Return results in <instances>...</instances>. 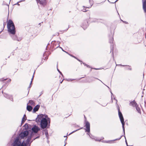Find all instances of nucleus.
I'll return each mask as SVG.
<instances>
[{
    "instance_id": "f257e3e1",
    "label": "nucleus",
    "mask_w": 146,
    "mask_h": 146,
    "mask_svg": "<svg viewBox=\"0 0 146 146\" xmlns=\"http://www.w3.org/2000/svg\"><path fill=\"white\" fill-rule=\"evenodd\" d=\"M31 139V135L28 137L26 141H23L21 143L19 140V137H17L16 138L13 144V146H30L31 143L33 141L30 142Z\"/></svg>"
},
{
    "instance_id": "f03ea898",
    "label": "nucleus",
    "mask_w": 146,
    "mask_h": 146,
    "mask_svg": "<svg viewBox=\"0 0 146 146\" xmlns=\"http://www.w3.org/2000/svg\"><path fill=\"white\" fill-rule=\"evenodd\" d=\"M8 31L10 33L14 35L15 33V27L13 23L11 20H9L7 23Z\"/></svg>"
},
{
    "instance_id": "7ed1b4c3",
    "label": "nucleus",
    "mask_w": 146,
    "mask_h": 146,
    "mask_svg": "<svg viewBox=\"0 0 146 146\" xmlns=\"http://www.w3.org/2000/svg\"><path fill=\"white\" fill-rule=\"evenodd\" d=\"M118 115L121 121V122L122 123V127L123 129V131L124 132V135H125V129H124V125H125V122H124V119L122 115V114L119 108V107L118 108Z\"/></svg>"
},
{
    "instance_id": "20e7f679",
    "label": "nucleus",
    "mask_w": 146,
    "mask_h": 146,
    "mask_svg": "<svg viewBox=\"0 0 146 146\" xmlns=\"http://www.w3.org/2000/svg\"><path fill=\"white\" fill-rule=\"evenodd\" d=\"M85 126L86 127V129H84L85 130V131L89 133H88V134L89 135V136L90 138L93 139H95L94 138V137L92 136V135L91 136L89 134L90 132V123L87 121H85Z\"/></svg>"
},
{
    "instance_id": "39448f33",
    "label": "nucleus",
    "mask_w": 146,
    "mask_h": 146,
    "mask_svg": "<svg viewBox=\"0 0 146 146\" xmlns=\"http://www.w3.org/2000/svg\"><path fill=\"white\" fill-rule=\"evenodd\" d=\"M40 127L42 129L46 128L48 125V122L47 119L45 118L43 119V120L40 122Z\"/></svg>"
},
{
    "instance_id": "423d86ee",
    "label": "nucleus",
    "mask_w": 146,
    "mask_h": 146,
    "mask_svg": "<svg viewBox=\"0 0 146 146\" xmlns=\"http://www.w3.org/2000/svg\"><path fill=\"white\" fill-rule=\"evenodd\" d=\"M45 117H44V115L40 114L37 116L36 119V121L37 123L40 122L43 119H45Z\"/></svg>"
},
{
    "instance_id": "0eeeda50",
    "label": "nucleus",
    "mask_w": 146,
    "mask_h": 146,
    "mask_svg": "<svg viewBox=\"0 0 146 146\" xmlns=\"http://www.w3.org/2000/svg\"><path fill=\"white\" fill-rule=\"evenodd\" d=\"M29 134V132L27 131H25L23 132H21L19 135V137L21 139H23L25 137L27 136Z\"/></svg>"
},
{
    "instance_id": "6e6552de",
    "label": "nucleus",
    "mask_w": 146,
    "mask_h": 146,
    "mask_svg": "<svg viewBox=\"0 0 146 146\" xmlns=\"http://www.w3.org/2000/svg\"><path fill=\"white\" fill-rule=\"evenodd\" d=\"M89 3L90 4V5L89 6H88V7H85L84 6H83V7L85 8H84L82 11L83 12H86L88 11V10H86V8H90L92 6L93 4V0H89Z\"/></svg>"
},
{
    "instance_id": "1a4fd4ad",
    "label": "nucleus",
    "mask_w": 146,
    "mask_h": 146,
    "mask_svg": "<svg viewBox=\"0 0 146 146\" xmlns=\"http://www.w3.org/2000/svg\"><path fill=\"white\" fill-rule=\"evenodd\" d=\"M38 4H40V5L44 6L46 5L45 0H36Z\"/></svg>"
},
{
    "instance_id": "9d476101",
    "label": "nucleus",
    "mask_w": 146,
    "mask_h": 146,
    "mask_svg": "<svg viewBox=\"0 0 146 146\" xmlns=\"http://www.w3.org/2000/svg\"><path fill=\"white\" fill-rule=\"evenodd\" d=\"M40 130V129L36 125H34L32 128V130L33 132L35 133H37L38 131Z\"/></svg>"
},
{
    "instance_id": "9b49d317",
    "label": "nucleus",
    "mask_w": 146,
    "mask_h": 146,
    "mask_svg": "<svg viewBox=\"0 0 146 146\" xmlns=\"http://www.w3.org/2000/svg\"><path fill=\"white\" fill-rule=\"evenodd\" d=\"M143 3V7L144 11L146 13V0H142Z\"/></svg>"
},
{
    "instance_id": "f8f14e48",
    "label": "nucleus",
    "mask_w": 146,
    "mask_h": 146,
    "mask_svg": "<svg viewBox=\"0 0 146 146\" xmlns=\"http://www.w3.org/2000/svg\"><path fill=\"white\" fill-rule=\"evenodd\" d=\"M88 23L87 21H85L82 24V28L85 30L88 27Z\"/></svg>"
},
{
    "instance_id": "ddd939ff",
    "label": "nucleus",
    "mask_w": 146,
    "mask_h": 146,
    "mask_svg": "<svg viewBox=\"0 0 146 146\" xmlns=\"http://www.w3.org/2000/svg\"><path fill=\"white\" fill-rule=\"evenodd\" d=\"M12 38L13 39L15 40H17L18 41H20L21 40V38H18L15 35H12L11 36Z\"/></svg>"
},
{
    "instance_id": "4468645a",
    "label": "nucleus",
    "mask_w": 146,
    "mask_h": 146,
    "mask_svg": "<svg viewBox=\"0 0 146 146\" xmlns=\"http://www.w3.org/2000/svg\"><path fill=\"white\" fill-rule=\"evenodd\" d=\"M129 105L130 106H131L133 107H135L136 106H137V104L135 102V100H133V101L131 102H130L129 104Z\"/></svg>"
},
{
    "instance_id": "2eb2a0df",
    "label": "nucleus",
    "mask_w": 146,
    "mask_h": 146,
    "mask_svg": "<svg viewBox=\"0 0 146 146\" xmlns=\"http://www.w3.org/2000/svg\"><path fill=\"white\" fill-rule=\"evenodd\" d=\"M3 93L4 97H5V98H7L8 99L11 98L12 99V96H11L5 93H3Z\"/></svg>"
},
{
    "instance_id": "dca6fc26",
    "label": "nucleus",
    "mask_w": 146,
    "mask_h": 146,
    "mask_svg": "<svg viewBox=\"0 0 146 146\" xmlns=\"http://www.w3.org/2000/svg\"><path fill=\"white\" fill-rule=\"evenodd\" d=\"M40 106L39 105H36L34 108L33 110V111L35 112L37 111L40 108Z\"/></svg>"
},
{
    "instance_id": "f3484780",
    "label": "nucleus",
    "mask_w": 146,
    "mask_h": 146,
    "mask_svg": "<svg viewBox=\"0 0 146 146\" xmlns=\"http://www.w3.org/2000/svg\"><path fill=\"white\" fill-rule=\"evenodd\" d=\"M27 110L29 111H31L32 110L33 108L30 106L27 105Z\"/></svg>"
},
{
    "instance_id": "a211bd4d",
    "label": "nucleus",
    "mask_w": 146,
    "mask_h": 146,
    "mask_svg": "<svg viewBox=\"0 0 146 146\" xmlns=\"http://www.w3.org/2000/svg\"><path fill=\"white\" fill-rule=\"evenodd\" d=\"M135 107L136 108V110H137V112L139 113H141V110H140V108L138 106V105H137V106H136Z\"/></svg>"
},
{
    "instance_id": "6ab92c4d",
    "label": "nucleus",
    "mask_w": 146,
    "mask_h": 146,
    "mask_svg": "<svg viewBox=\"0 0 146 146\" xmlns=\"http://www.w3.org/2000/svg\"><path fill=\"white\" fill-rule=\"evenodd\" d=\"M113 38L112 36H111V37H110V38L109 42L110 43H113Z\"/></svg>"
},
{
    "instance_id": "aec40b11",
    "label": "nucleus",
    "mask_w": 146,
    "mask_h": 146,
    "mask_svg": "<svg viewBox=\"0 0 146 146\" xmlns=\"http://www.w3.org/2000/svg\"><path fill=\"white\" fill-rule=\"evenodd\" d=\"M29 103L32 105H34L35 104L34 102L32 100H30L29 101Z\"/></svg>"
},
{
    "instance_id": "412c9836",
    "label": "nucleus",
    "mask_w": 146,
    "mask_h": 146,
    "mask_svg": "<svg viewBox=\"0 0 146 146\" xmlns=\"http://www.w3.org/2000/svg\"><path fill=\"white\" fill-rule=\"evenodd\" d=\"M45 134L46 137L47 138H48V132L47 130H46L45 131Z\"/></svg>"
},
{
    "instance_id": "4be33fe9",
    "label": "nucleus",
    "mask_w": 146,
    "mask_h": 146,
    "mask_svg": "<svg viewBox=\"0 0 146 146\" xmlns=\"http://www.w3.org/2000/svg\"><path fill=\"white\" fill-rule=\"evenodd\" d=\"M24 127H25V128L26 129H27L28 127V124L27 123H26L25 125H24Z\"/></svg>"
},
{
    "instance_id": "5701e85b",
    "label": "nucleus",
    "mask_w": 146,
    "mask_h": 146,
    "mask_svg": "<svg viewBox=\"0 0 146 146\" xmlns=\"http://www.w3.org/2000/svg\"><path fill=\"white\" fill-rule=\"evenodd\" d=\"M26 119H26H25L24 120H23V119H22V120L21 121V125L23 124L24 123V122H25V121Z\"/></svg>"
},
{
    "instance_id": "b1692460",
    "label": "nucleus",
    "mask_w": 146,
    "mask_h": 146,
    "mask_svg": "<svg viewBox=\"0 0 146 146\" xmlns=\"http://www.w3.org/2000/svg\"><path fill=\"white\" fill-rule=\"evenodd\" d=\"M58 65L57 64V67H58ZM57 70L60 73V74L62 76H63V75L62 74V72L59 70L58 68H57Z\"/></svg>"
},
{
    "instance_id": "393cba45",
    "label": "nucleus",
    "mask_w": 146,
    "mask_h": 146,
    "mask_svg": "<svg viewBox=\"0 0 146 146\" xmlns=\"http://www.w3.org/2000/svg\"><path fill=\"white\" fill-rule=\"evenodd\" d=\"M96 79L98 80H99L98 78H94V77H92L91 78V80H92V81H94V79Z\"/></svg>"
},
{
    "instance_id": "a878e982",
    "label": "nucleus",
    "mask_w": 146,
    "mask_h": 146,
    "mask_svg": "<svg viewBox=\"0 0 146 146\" xmlns=\"http://www.w3.org/2000/svg\"><path fill=\"white\" fill-rule=\"evenodd\" d=\"M6 79H7L6 78V79H4L3 78H1V79H0V81H3L4 80H6Z\"/></svg>"
},
{
    "instance_id": "bb28decb",
    "label": "nucleus",
    "mask_w": 146,
    "mask_h": 146,
    "mask_svg": "<svg viewBox=\"0 0 146 146\" xmlns=\"http://www.w3.org/2000/svg\"><path fill=\"white\" fill-rule=\"evenodd\" d=\"M79 130V129H77V130H75V131H72V132L70 133V134L69 135H70V134H72V133H74V132H75V131H77V130Z\"/></svg>"
},
{
    "instance_id": "cd10ccee",
    "label": "nucleus",
    "mask_w": 146,
    "mask_h": 146,
    "mask_svg": "<svg viewBox=\"0 0 146 146\" xmlns=\"http://www.w3.org/2000/svg\"><path fill=\"white\" fill-rule=\"evenodd\" d=\"M26 115L25 114L22 119H23V120H24L25 119H26Z\"/></svg>"
},
{
    "instance_id": "c85d7f7f",
    "label": "nucleus",
    "mask_w": 146,
    "mask_h": 146,
    "mask_svg": "<svg viewBox=\"0 0 146 146\" xmlns=\"http://www.w3.org/2000/svg\"><path fill=\"white\" fill-rule=\"evenodd\" d=\"M83 64L85 65V66H86L88 67H89L90 68V66L89 65H87V64H85L84 63H83Z\"/></svg>"
},
{
    "instance_id": "c756f323",
    "label": "nucleus",
    "mask_w": 146,
    "mask_h": 146,
    "mask_svg": "<svg viewBox=\"0 0 146 146\" xmlns=\"http://www.w3.org/2000/svg\"><path fill=\"white\" fill-rule=\"evenodd\" d=\"M31 85H30H30H29V87L28 88V89H29V90L30 88H31Z\"/></svg>"
},
{
    "instance_id": "7c9ffc66",
    "label": "nucleus",
    "mask_w": 146,
    "mask_h": 146,
    "mask_svg": "<svg viewBox=\"0 0 146 146\" xmlns=\"http://www.w3.org/2000/svg\"><path fill=\"white\" fill-rule=\"evenodd\" d=\"M73 80H71V79H68V80L67 81H71Z\"/></svg>"
},
{
    "instance_id": "2f4dec72",
    "label": "nucleus",
    "mask_w": 146,
    "mask_h": 146,
    "mask_svg": "<svg viewBox=\"0 0 146 146\" xmlns=\"http://www.w3.org/2000/svg\"><path fill=\"white\" fill-rule=\"evenodd\" d=\"M125 142H126V143L127 145V141H126V138H125Z\"/></svg>"
},
{
    "instance_id": "473e14b6",
    "label": "nucleus",
    "mask_w": 146,
    "mask_h": 146,
    "mask_svg": "<svg viewBox=\"0 0 146 146\" xmlns=\"http://www.w3.org/2000/svg\"><path fill=\"white\" fill-rule=\"evenodd\" d=\"M3 3H4V2ZM3 4L4 5H7L8 6H9V5L8 4H5L4 3H3Z\"/></svg>"
},
{
    "instance_id": "72a5a7b5",
    "label": "nucleus",
    "mask_w": 146,
    "mask_h": 146,
    "mask_svg": "<svg viewBox=\"0 0 146 146\" xmlns=\"http://www.w3.org/2000/svg\"><path fill=\"white\" fill-rule=\"evenodd\" d=\"M111 99H112V95H113V93L111 92Z\"/></svg>"
},
{
    "instance_id": "f704fd0d",
    "label": "nucleus",
    "mask_w": 146,
    "mask_h": 146,
    "mask_svg": "<svg viewBox=\"0 0 146 146\" xmlns=\"http://www.w3.org/2000/svg\"><path fill=\"white\" fill-rule=\"evenodd\" d=\"M122 136H121L118 139H117L116 140H119V139H120L121 138V137Z\"/></svg>"
},
{
    "instance_id": "c9c22d12",
    "label": "nucleus",
    "mask_w": 146,
    "mask_h": 146,
    "mask_svg": "<svg viewBox=\"0 0 146 146\" xmlns=\"http://www.w3.org/2000/svg\"><path fill=\"white\" fill-rule=\"evenodd\" d=\"M34 76V75H33V77H32V78H31V81H33V79Z\"/></svg>"
},
{
    "instance_id": "e433bc0d",
    "label": "nucleus",
    "mask_w": 146,
    "mask_h": 146,
    "mask_svg": "<svg viewBox=\"0 0 146 146\" xmlns=\"http://www.w3.org/2000/svg\"><path fill=\"white\" fill-rule=\"evenodd\" d=\"M128 70H131V68H128Z\"/></svg>"
},
{
    "instance_id": "4c0bfd02",
    "label": "nucleus",
    "mask_w": 146,
    "mask_h": 146,
    "mask_svg": "<svg viewBox=\"0 0 146 146\" xmlns=\"http://www.w3.org/2000/svg\"><path fill=\"white\" fill-rule=\"evenodd\" d=\"M71 55L72 56V57H73L74 58H76L74 56H72V55Z\"/></svg>"
},
{
    "instance_id": "58836bf2",
    "label": "nucleus",
    "mask_w": 146,
    "mask_h": 146,
    "mask_svg": "<svg viewBox=\"0 0 146 146\" xmlns=\"http://www.w3.org/2000/svg\"><path fill=\"white\" fill-rule=\"evenodd\" d=\"M32 81H31V82L30 83V85H31V84H32Z\"/></svg>"
},
{
    "instance_id": "ea45409f",
    "label": "nucleus",
    "mask_w": 146,
    "mask_h": 146,
    "mask_svg": "<svg viewBox=\"0 0 146 146\" xmlns=\"http://www.w3.org/2000/svg\"><path fill=\"white\" fill-rule=\"evenodd\" d=\"M118 0H116L114 2H113V3H115V2H116Z\"/></svg>"
},
{
    "instance_id": "a19ab883",
    "label": "nucleus",
    "mask_w": 146,
    "mask_h": 146,
    "mask_svg": "<svg viewBox=\"0 0 146 146\" xmlns=\"http://www.w3.org/2000/svg\"><path fill=\"white\" fill-rule=\"evenodd\" d=\"M114 100H115L116 101V103H117V100L115 99V98L114 97Z\"/></svg>"
},
{
    "instance_id": "79ce46f5",
    "label": "nucleus",
    "mask_w": 146,
    "mask_h": 146,
    "mask_svg": "<svg viewBox=\"0 0 146 146\" xmlns=\"http://www.w3.org/2000/svg\"><path fill=\"white\" fill-rule=\"evenodd\" d=\"M95 139L96 141H100V140H97L96 139Z\"/></svg>"
},
{
    "instance_id": "37998d69",
    "label": "nucleus",
    "mask_w": 146,
    "mask_h": 146,
    "mask_svg": "<svg viewBox=\"0 0 146 146\" xmlns=\"http://www.w3.org/2000/svg\"><path fill=\"white\" fill-rule=\"evenodd\" d=\"M69 27H68V28L66 29V30H65V31H66L68 29V28H69Z\"/></svg>"
},
{
    "instance_id": "c03bdc74",
    "label": "nucleus",
    "mask_w": 146,
    "mask_h": 146,
    "mask_svg": "<svg viewBox=\"0 0 146 146\" xmlns=\"http://www.w3.org/2000/svg\"><path fill=\"white\" fill-rule=\"evenodd\" d=\"M79 61H81L79 59H77V58H76Z\"/></svg>"
},
{
    "instance_id": "a18cd8bd",
    "label": "nucleus",
    "mask_w": 146,
    "mask_h": 146,
    "mask_svg": "<svg viewBox=\"0 0 146 146\" xmlns=\"http://www.w3.org/2000/svg\"><path fill=\"white\" fill-rule=\"evenodd\" d=\"M112 51H113L112 54H113V48H112Z\"/></svg>"
},
{
    "instance_id": "49530a36",
    "label": "nucleus",
    "mask_w": 146,
    "mask_h": 146,
    "mask_svg": "<svg viewBox=\"0 0 146 146\" xmlns=\"http://www.w3.org/2000/svg\"><path fill=\"white\" fill-rule=\"evenodd\" d=\"M11 81V79H9V82H10V81Z\"/></svg>"
},
{
    "instance_id": "de8ad7c7",
    "label": "nucleus",
    "mask_w": 146,
    "mask_h": 146,
    "mask_svg": "<svg viewBox=\"0 0 146 146\" xmlns=\"http://www.w3.org/2000/svg\"><path fill=\"white\" fill-rule=\"evenodd\" d=\"M63 81V80H62V81H61L60 83H62V82Z\"/></svg>"
},
{
    "instance_id": "09e8293b",
    "label": "nucleus",
    "mask_w": 146,
    "mask_h": 146,
    "mask_svg": "<svg viewBox=\"0 0 146 146\" xmlns=\"http://www.w3.org/2000/svg\"><path fill=\"white\" fill-rule=\"evenodd\" d=\"M121 65V66H125V65Z\"/></svg>"
},
{
    "instance_id": "8fccbe9b",
    "label": "nucleus",
    "mask_w": 146,
    "mask_h": 146,
    "mask_svg": "<svg viewBox=\"0 0 146 146\" xmlns=\"http://www.w3.org/2000/svg\"><path fill=\"white\" fill-rule=\"evenodd\" d=\"M37 138V137H36L35 138V139H34V140H35V139H36V138Z\"/></svg>"
},
{
    "instance_id": "3c124183",
    "label": "nucleus",
    "mask_w": 146,
    "mask_h": 146,
    "mask_svg": "<svg viewBox=\"0 0 146 146\" xmlns=\"http://www.w3.org/2000/svg\"><path fill=\"white\" fill-rule=\"evenodd\" d=\"M125 23H126V24H127V23H128L127 22H125Z\"/></svg>"
},
{
    "instance_id": "603ef678",
    "label": "nucleus",
    "mask_w": 146,
    "mask_h": 146,
    "mask_svg": "<svg viewBox=\"0 0 146 146\" xmlns=\"http://www.w3.org/2000/svg\"><path fill=\"white\" fill-rule=\"evenodd\" d=\"M94 69H96V70L98 69H95V68H94Z\"/></svg>"
},
{
    "instance_id": "864d4df0",
    "label": "nucleus",
    "mask_w": 146,
    "mask_h": 146,
    "mask_svg": "<svg viewBox=\"0 0 146 146\" xmlns=\"http://www.w3.org/2000/svg\"><path fill=\"white\" fill-rule=\"evenodd\" d=\"M46 116H47V115H46V116L45 117H46Z\"/></svg>"
},
{
    "instance_id": "5fc2aeb1",
    "label": "nucleus",
    "mask_w": 146,
    "mask_h": 146,
    "mask_svg": "<svg viewBox=\"0 0 146 146\" xmlns=\"http://www.w3.org/2000/svg\"><path fill=\"white\" fill-rule=\"evenodd\" d=\"M66 137V136H64V137Z\"/></svg>"
},
{
    "instance_id": "6e6d98bb",
    "label": "nucleus",
    "mask_w": 146,
    "mask_h": 146,
    "mask_svg": "<svg viewBox=\"0 0 146 146\" xmlns=\"http://www.w3.org/2000/svg\"><path fill=\"white\" fill-rule=\"evenodd\" d=\"M11 1V0H10L9 2H10ZM9 3H10V2H9Z\"/></svg>"
},
{
    "instance_id": "4d7b16f0",
    "label": "nucleus",
    "mask_w": 146,
    "mask_h": 146,
    "mask_svg": "<svg viewBox=\"0 0 146 146\" xmlns=\"http://www.w3.org/2000/svg\"><path fill=\"white\" fill-rule=\"evenodd\" d=\"M128 66V67H129V66Z\"/></svg>"
},
{
    "instance_id": "13d9d810",
    "label": "nucleus",
    "mask_w": 146,
    "mask_h": 146,
    "mask_svg": "<svg viewBox=\"0 0 146 146\" xmlns=\"http://www.w3.org/2000/svg\"><path fill=\"white\" fill-rule=\"evenodd\" d=\"M66 144H65L64 145V146H65Z\"/></svg>"
},
{
    "instance_id": "bf43d9fd",
    "label": "nucleus",
    "mask_w": 146,
    "mask_h": 146,
    "mask_svg": "<svg viewBox=\"0 0 146 146\" xmlns=\"http://www.w3.org/2000/svg\"><path fill=\"white\" fill-rule=\"evenodd\" d=\"M4 26H5V25H4ZM4 27H5V26H4Z\"/></svg>"
}]
</instances>
